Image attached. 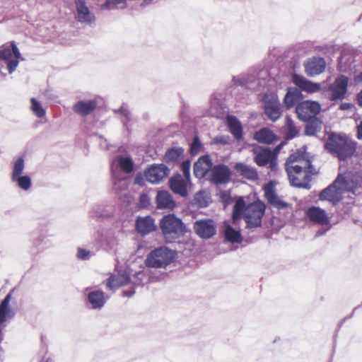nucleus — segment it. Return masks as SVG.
<instances>
[{"label":"nucleus","instance_id":"1","mask_svg":"<svg viewBox=\"0 0 362 362\" xmlns=\"http://www.w3.org/2000/svg\"><path fill=\"white\" fill-rule=\"evenodd\" d=\"M320 140L324 142L325 150L339 160L351 158L356 150V142L345 134L326 132Z\"/></svg>","mask_w":362,"mask_h":362},{"label":"nucleus","instance_id":"2","mask_svg":"<svg viewBox=\"0 0 362 362\" xmlns=\"http://www.w3.org/2000/svg\"><path fill=\"white\" fill-rule=\"evenodd\" d=\"M159 228L167 243H175L187 232L186 225L175 214L164 215L159 220Z\"/></svg>","mask_w":362,"mask_h":362},{"label":"nucleus","instance_id":"3","mask_svg":"<svg viewBox=\"0 0 362 362\" xmlns=\"http://www.w3.org/2000/svg\"><path fill=\"white\" fill-rule=\"evenodd\" d=\"M175 252L167 247H159L151 251L145 259L148 267L163 268L170 264L175 259Z\"/></svg>","mask_w":362,"mask_h":362},{"label":"nucleus","instance_id":"4","mask_svg":"<svg viewBox=\"0 0 362 362\" xmlns=\"http://www.w3.org/2000/svg\"><path fill=\"white\" fill-rule=\"evenodd\" d=\"M266 206L263 202L257 200L247 204V209L244 216L246 228H256L262 226Z\"/></svg>","mask_w":362,"mask_h":362},{"label":"nucleus","instance_id":"5","mask_svg":"<svg viewBox=\"0 0 362 362\" xmlns=\"http://www.w3.org/2000/svg\"><path fill=\"white\" fill-rule=\"evenodd\" d=\"M21 53L14 42L6 43L0 47V59L7 62L9 74H12L18 65Z\"/></svg>","mask_w":362,"mask_h":362},{"label":"nucleus","instance_id":"6","mask_svg":"<svg viewBox=\"0 0 362 362\" xmlns=\"http://www.w3.org/2000/svg\"><path fill=\"white\" fill-rule=\"evenodd\" d=\"M265 115L272 122H276L281 116V103L277 95L265 93L262 98Z\"/></svg>","mask_w":362,"mask_h":362},{"label":"nucleus","instance_id":"7","mask_svg":"<svg viewBox=\"0 0 362 362\" xmlns=\"http://www.w3.org/2000/svg\"><path fill=\"white\" fill-rule=\"evenodd\" d=\"M349 78L345 75L338 76L328 87V98L331 101L342 100L348 91Z\"/></svg>","mask_w":362,"mask_h":362},{"label":"nucleus","instance_id":"8","mask_svg":"<svg viewBox=\"0 0 362 362\" xmlns=\"http://www.w3.org/2000/svg\"><path fill=\"white\" fill-rule=\"evenodd\" d=\"M321 110L319 103L313 100H305L298 103L296 107L298 118L301 121L317 117Z\"/></svg>","mask_w":362,"mask_h":362},{"label":"nucleus","instance_id":"9","mask_svg":"<svg viewBox=\"0 0 362 362\" xmlns=\"http://www.w3.org/2000/svg\"><path fill=\"white\" fill-rule=\"evenodd\" d=\"M195 233L202 239H210L216 234V225L211 218L197 220L193 226Z\"/></svg>","mask_w":362,"mask_h":362},{"label":"nucleus","instance_id":"10","mask_svg":"<svg viewBox=\"0 0 362 362\" xmlns=\"http://www.w3.org/2000/svg\"><path fill=\"white\" fill-rule=\"evenodd\" d=\"M170 173V169L163 163L152 164L144 172L146 180L153 184L160 182Z\"/></svg>","mask_w":362,"mask_h":362},{"label":"nucleus","instance_id":"11","mask_svg":"<svg viewBox=\"0 0 362 362\" xmlns=\"http://www.w3.org/2000/svg\"><path fill=\"white\" fill-rule=\"evenodd\" d=\"M231 172L225 164L212 165L209 174L210 181L215 185H225L230 181Z\"/></svg>","mask_w":362,"mask_h":362},{"label":"nucleus","instance_id":"12","mask_svg":"<svg viewBox=\"0 0 362 362\" xmlns=\"http://www.w3.org/2000/svg\"><path fill=\"white\" fill-rule=\"evenodd\" d=\"M136 230L142 236L156 231L158 228L155 219L151 216H138L135 221Z\"/></svg>","mask_w":362,"mask_h":362},{"label":"nucleus","instance_id":"13","mask_svg":"<svg viewBox=\"0 0 362 362\" xmlns=\"http://www.w3.org/2000/svg\"><path fill=\"white\" fill-rule=\"evenodd\" d=\"M213 165L211 157L209 155L202 156L194 164V175L199 179L204 178Z\"/></svg>","mask_w":362,"mask_h":362},{"label":"nucleus","instance_id":"14","mask_svg":"<svg viewBox=\"0 0 362 362\" xmlns=\"http://www.w3.org/2000/svg\"><path fill=\"white\" fill-rule=\"evenodd\" d=\"M292 81L300 88L299 90L300 91L303 90L313 93L319 91L320 89V83L309 81L303 76L297 74H293L292 75Z\"/></svg>","mask_w":362,"mask_h":362},{"label":"nucleus","instance_id":"15","mask_svg":"<svg viewBox=\"0 0 362 362\" xmlns=\"http://www.w3.org/2000/svg\"><path fill=\"white\" fill-rule=\"evenodd\" d=\"M187 182L179 173H177L170 178L169 187L175 194L186 197L188 194Z\"/></svg>","mask_w":362,"mask_h":362},{"label":"nucleus","instance_id":"16","mask_svg":"<svg viewBox=\"0 0 362 362\" xmlns=\"http://www.w3.org/2000/svg\"><path fill=\"white\" fill-rule=\"evenodd\" d=\"M101 247L108 252H115L119 244V241L112 230L103 232L98 231Z\"/></svg>","mask_w":362,"mask_h":362},{"label":"nucleus","instance_id":"17","mask_svg":"<svg viewBox=\"0 0 362 362\" xmlns=\"http://www.w3.org/2000/svg\"><path fill=\"white\" fill-rule=\"evenodd\" d=\"M264 195L268 202L278 209H285L288 207V204L280 199L276 194L273 185H267L264 187Z\"/></svg>","mask_w":362,"mask_h":362},{"label":"nucleus","instance_id":"18","mask_svg":"<svg viewBox=\"0 0 362 362\" xmlns=\"http://www.w3.org/2000/svg\"><path fill=\"white\" fill-rule=\"evenodd\" d=\"M307 216L309 219L322 226L329 224V218L326 211L318 206H310L307 211Z\"/></svg>","mask_w":362,"mask_h":362},{"label":"nucleus","instance_id":"19","mask_svg":"<svg viewBox=\"0 0 362 362\" xmlns=\"http://www.w3.org/2000/svg\"><path fill=\"white\" fill-rule=\"evenodd\" d=\"M286 173L288 176L289 182L291 186L310 189L311 185L310 184V175L306 174H302V175H296L291 173V168L287 167L285 168Z\"/></svg>","mask_w":362,"mask_h":362},{"label":"nucleus","instance_id":"20","mask_svg":"<svg viewBox=\"0 0 362 362\" xmlns=\"http://www.w3.org/2000/svg\"><path fill=\"white\" fill-rule=\"evenodd\" d=\"M253 153L255 154L254 160L259 167L268 165L274 156L272 151L269 147L259 146L253 149Z\"/></svg>","mask_w":362,"mask_h":362},{"label":"nucleus","instance_id":"21","mask_svg":"<svg viewBox=\"0 0 362 362\" xmlns=\"http://www.w3.org/2000/svg\"><path fill=\"white\" fill-rule=\"evenodd\" d=\"M13 292V290H11L0 303V324L6 322L7 319H12L16 315V311L9 305Z\"/></svg>","mask_w":362,"mask_h":362},{"label":"nucleus","instance_id":"22","mask_svg":"<svg viewBox=\"0 0 362 362\" xmlns=\"http://www.w3.org/2000/svg\"><path fill=\"white\" fill-rule=\"evenodd\" d=\"M97 105V100L95 99L79 100L74 105L73 110L81 116H86L95 110Z\"/></svg>","mask_w":362,"mask_h":362},{"label":"nucleus","instance_id":"23","mask_svg":"<svg viewBox=\"0 0 362 362\" xmlns=\"http://www.w3.org/2000/svg\"><path fill=\"white\" fill-rule=\"evenodd\" d=\"M130 282V276L125 271H121L117 276H111L107 281V288L115 291L119 287L124 286Z\"/></svg>","mask_w":362,"mask_h":362},{"label":"nucleus","instance_id":"24","mask_svg":"<svg viewBox=\"0 0 362 362\" xmlns=\"http://www.w3.org/2000/svg\"><path fill=\"white\" fill-rule=\"evenodd\" d=\"M78 20L81 23H91L95 21V16L90 13L89 8L86 5V1L81 0L75 4Z\"/></svg>","mask_w":362,"mask_h":362},{"label":"nucleus","instance_id":"25","mask_svg":"<svg viewBox=\"0 0 362 362\" xmlns=\"http://www.w3.org/2000/svg\"><path fill=\"white\" fill-rule=\"evenodd\" d=\"M226 122L230 134L238 141H242L243 139V129L239 119L235 116L228 115Z\"/></svg>","mask_w":362,"mask_h":362},{"label":"nucleus","instance_id":"26","mask_svg":"<svg viewBox=\"0 0 362 362\" xmlns=\"http://www.w3.org/2000/svg\"><path fill=\"white\" fill-rule=\"evenodd\" d=\"M88 302L93 310H100L107 301L105 293L101 290H95L88 293L87 296Z\"/></svg>","mask_w":362,"mask_h":362},{"label":"nucleus","instance_id":"27","mask_svg":"<svg viewBox=\"0 0 362 362\" xmlns=\"http://www.w3.org/2000/svg\"><path fill=\"white\" fill-rule=\"evenodd\" d=\"M156 199L158 209L173 210L176 206L172 195L167 191L158 192Z\"/></svg>","mask_w":362,"mask_h":362},{"label":"nucleus","instance_id":"28","mask_svg":"<svg viewBox=\"0 0 362 362\" xmlns=\"http://www.w3.org/2000/svg\"><path fill=\"white\" fill-rule=\"evenodd\" d=\"M247 205L246 204L243 197H239L233 206L232 212V222L233 225L238 224L240 218L244 216L247 211Z\"/></svg>","mask_w":362,"mask_h":362},{"label":"nucleus","instance_id":"29","mask_svg":"<svg viewBox=\"0 0 362 362\" xmlns=\"http://www.w3.org/2000/svg\"><path fill=\"white\" fill-rule=\"evenodd\" d=\"M254 139L260 144H271L277 141L279 137L269 128H262L254 134Z\"/></svg>","mask_w":362,"mask_h":362},{"label":"nucleus","instance_id":"30","mask_svg":"<svg viewBox=\"0 0 362 362\" xmlns=\"http://www.w3.org/2000/svg\"><path fill=\"white\" fill-rule=\"evenodd\" d=\"M234 169L240 174V175L247 180L255 181L259 178L257 170L255 168L247 165L243 163H235Z\"/></svg>","mask_w":362,"mask_h":362},{"label":"nucleus","instance_id":"31","mask_svg":"<svg viewBox=\"0 0 362 362\" xmlns=\"http://www.w3.org/2000/svg\"><path fill=\"white\" fill-rule=\"evenodd\" d=\"M336 178L341 179L337 182L338 190H339L340 192H349L354 194L355 193L357 185L350 175L345 176L343 174H339Z\"/></svg>","mask_w":362,"mask_h":362},{"label":"nucleus","instance_id":"32","mask_svg":"<svg viewBox=\"0 0 362 362\" xmlns=\"http://www.w3.org/2000/svg\"><path fill=\"white\" fill-rule=\"evenodd\" d=\"M305 125V135L308 136H317L322 128V121L319 117H315L306 121Z\"/></svg>","mask_w":362,"mask_h":362},{"label":"nucleus","instance_id":"33","mask_svg":"<svg viewBox=\"0 0 362 362\" xmlns=\"http://www.w3.org/2000/svg\"><path fill=\"white\" fill-rule=\"evenodd\" d=\"M305 69L308 76H313L318 75L325 71V61L323 58L313 60L305 64Z\"/></svg>","mask_w":362,"mask_h":362},{"label":"nucleus","instance_id":"34","mask_svg":"<svg viewBox=\"0 0 362 362\" xmlns=\"http://www.w3.org/2000/svg\"><path fill=\"white\" fill-rule=\"evenodd\" d=\"M303 97L298 88H289L284 98V104L287 109L292 107Z\"/></svg>","mask_w":362,"mask_h":362},{"label":"nucleus","instance_id":"35","mask_svg":"<svg viewBox=\"0 0 362 362\" xmlns=\"http://www.w3.org/2000/svg\"><path fill=\"white\" fill-rule=\"evenodd\" d=\"M340 180V178H336L331 185L322 189L319 194V199L322 201L332 200L333 197L340 192L337 186V182Z\"/></svg>","mask_w":362,"mask_h":362},{"label":"nucleus","instance_id":"36","mask_svg":"<svg viewBox=\"0 0 362 362\" xmlns=\"http://www.w3.org/2000/svg\"><path fill=\"white\" fill-rule=\"evenodd\" d=\"M224 237L230 243H241L243 241L240 230H235L228 223L225 224Z\"/></svg>","mask_w":362,"mask_h":362},{"label":"nucleus","instance_id":"37","mask_svg":"<svg viewBox=\"0 0 362 362\" xmlns=\"http://www.w3.org/2000/svg\"><path fill=\"white\" fill-rule=\"evenodd\" d=\"M183 153L184 149L182 147H171L166 151L163 160L166 163H175L182 156Z\"/></svg>","mask_w":362,"mask_h":362},{"label":"nucleus","instance_id":"38","mask_svg":"<svg viewBox=\"0 0 362 362\" xmlns=\"http://www.w3.org/2000/svg\"><path fill=\"white\" fill-rule=\"evenodd\" d=\"M113 112L120 115L121 122L123 125L128 129L129 124L132 120V113L129 110L128 105L124 103L119 108L114 109Z\"/></svg>","mask_w":362,"mask_h":362},{"label":"nucleus","instance_id":"39","mask_svg":"<svg viewBox=\"0 0 362 362\" xmlns=\"http://www.w3.org/2000/svg\"><path fill=\"white\" fill-rule=\"evenodd\" d=\"M299 134V129L295 126L294 122L290 116L286 117V130L285 139L286 140H291L298 136Z\"/></svg>","mask_w":362,"mask_h":362},{"label":"nucleus","instance_id":"40","mask_svg":"<svg viewBox=\"0 0 362 362\" xmlns=\"http://www.w3.org/2000/svg\"><path fill=\"white\" fill-rule=\"evenodd\" d=\"M112 175L113 179V190L119 193L127 188V182L124 177H120L118 173L112 167Z\"/></svg>","mask_w":362,"mask_h":362},{"label":"nucleus","instance_id":"41","mask_svg":"<svg viewBox=\"0 0 362 362\" xmlns=\"http://www.w3.org/2000/svg\"><path fill=\"white\" fill-rule=\"evenodd\" d=\"M117 166L126 173H131L134 170V162L130 157L119 156Z\"/></svg>","mask_w":362,"mask_h":362},{"label":"nucleus","instance_id":"42","mask_svg":"<svg viewBox=\"0 0 362 362\" xmlns=\"http://www.w3.org/2000/svg\"><path fill=\"white\" fill-rule=\"evenodd\" d=\"M127 7V0H105L100 6L102 10L124 9Z\"/></svg>","mask_w":362,"mask_h":362},{"label":"nucleus","instance_id":"43","mask_svg":"<svg viewBox=\"0 0 362 362\" xmlns=\"http://www.w3.org/2000/svg\"><path fill=\"white\" fill-rule=\"evenodd\" d=\"M354 62L353 56L348 53H341V56L338 58V67L340 71H346L348 69L351 68Z\"/></svg>","mask_w":362,"mask_h":362},{"label":"nucleus","instance_id":"44","mask_svg":"<svg viewBox=\"0 0 362 362\" xmlns=\"http://www.w3.org/2000/svg\"><path fill=\"white\" fill-rule=\"evenodd\" d=\"M11 181L16 182L19 188L25 191L28 190L32 185L31 178L27 175L11 177Z\"/></svg>","mask_w":362,"mask_h":362},{"label":"nucleus","instance_id":"45","mask_svg":"<svg viewBox=\"0 0 362 362\" xmlns=\"http://www.w3.org/2000/svg\"><path fill=\"white\" fill-rule=\"evenodd\" d=\"M307 153L305 151H297L291 154L285 163V168L288 167L289 164H293L296 162L305 161L307 158Z\"/></svg>","mask_w":362,"mask_h":362},{"label":"nucleus","instance_id":"46","mask_svg":"<svg viewBox=\"0 0 362 362\" xmlns=\"http://www.w3.org/2000/svg\"><path fill=\"white\" fill-rule=\"evenodd\" d=\"M31 103V110L35 115L39 118H41L45 115V110L42 107V105L34 98L30 99Z\"/></svg>","mask_w":362,"mask_h":362},{"label":"nucleus","instance_id":"47","mask_svg":"<svg viewBox=\"0 0 362 362\" xmlns=\"http://www.w3.org/2000/svg\"><path fill=\"white\" fill-rule=\"evenodd\" d=\"M25 168L24 159L22 157L18 158L14 163L11 177L21 175Z\"/></svg>","mask_w":362,"mask_h":362},{"label":"nucleus","instance_id":"48","mask_svg":"<svg viewBox=\"0 0 362 362\" xmlns=\"http://www.w3.org/2000/svg\"><path fill=\"white\" fill-rule=\"evenodd\" d=\"M144 272L143 271H139L135 273L132 279L130 278V281L134 287L142 286L144 285Z\"/></svg>","mask_w":362,"mask_h":362},{"label":"nucleus","instance_id":"49","mask_svg":"<svg viewBox=\"0 0 362 362\" xmlns=\"http://www.w3.org/2000/svg\"><path fill=\"white\" fill-rule=\"evenodd\" d=\"M202 147V143L197 136L193 138L192 142L190 144L189 151L192 156L197 155Z\"/></svg>","mask_w":362,"mask_h":362},{"label":"nucleus","instance_id":"50","mask_svg":"<svg viewBox=\"0 0 362 362\" xmlns=\"http://www.w3.org/2000/svg\"><path fill=\"white\" fill-rule=\"evenodd\" d=\"M190 167L191 162L189 160H184L180 165L181 170L183 173V175L186 181H189L190 179Z\"/></svg>","mask_w":362,"mask_h":362},{"label":"nucleus","instance_id":"51","mask_svg":"<svg viewBox=\"0 0 362 362\" xmlns=\"http://www.w3.org/2000/svg\"><path fill=\"white\" fill-rule=\"evenodd\" d=\"M244 78L243 75L234 76L232 78V83L233 86H240L245 89H247V81Z\"/></svg>","mask_w":362,"mask_h":362},{"label":"nucleus","instance_id":"52","mask_svg":"<svg viewBox=\"0 0 362 362\" xmlns=\"http://www.w3.org/2000/svg\"><path fill=\"white\" fill-rule=\"evenodd\" d=\"M230 137L228 135H220L213 139V144L226 145L230 143Z\"/></svg>","mask_w":362,"mask_h":362},{"label":"nucleus","instance_id":"53","mask_svg":"<svg viewBox=\"0 0 362 362\" xmlns=\"http://www.w3.org/2000/svg\"><path fill=\"white\" fill-rule=\"evenodd\" d=\"M220 198L221 202L225 206L229 205L233 202V198L228 191H223L221 192Z\"/></svg>","mask_w":362,"mask_h":362},{"label":"nucleus","instance_id":"54","mask_svg":"<svg viewBox=\"0 0 362 362\" xmlns=\"http://www.w3.org/2000/svg\"><path fill=\"white\" fill-rule=\"evenodd\" d=\"M305 164L304 165V174L307 173L310 176L311 175H314L315 169L312 164V161L308 158H307L306 160H305Z\"/></svg>","mask_w":362,"mask_h":362},{"label":"nucleus","instance_id":"55","mask_svg":"<svg viewBox=\"0 0 362 362\" xmlns=\"http://www.w3.org/2000/svg\"><path fill=\"white\" fill-rule=\"evenodd\" d=\"M289 168H291L292 174L296 175H302V174H304V166L299 165H293V164H289Z\"/></svg>","mask_w":362,"mask_h":362},{"label":"nucleus","instance_id":"56","mask_svg":"<svg viewBox=\"0 0 362 362\" xmlns=\"http://www.w3.org/2000/svg\"><path fill=\"white\" fill-rule=\"evenodd\" d=\"M150 204V198L148 194L143 193L139 197V206L146 208Z\"/></svg>","mask_w":362,"mask_h":362},{"label":"nucleus","instance_id":"57","mask_svg":"<svg viewBox=\"0 0 362 362\" xmlns=\"http://www.w3.org/2000/svg\"><path fill=\"white\" fill-rule=\"evenodd\" d=\"M90 257V251L83 248H78L77 257L82 260H86Z\"/></svg>","mask_w":362,"mask_h":362},{"label":"nucleus","instance_id":"58","mask_svg":"<svg viewBox=\"0 0 362 362\" xmlns=\"http://www.w3.org/2000/svg\"><path fill=\"white\" fill-rule=\"evenodd\" d=\"M109 216H110V214L100 211L99 208L97 209H93V211H91L90 212V216L91 218H105V217H107Z\"/></svg>","mask_w":362,"mask_h":362},{"label":"nucleus","instance_id":"59","mask_svg":"<svg viewBox=\"0 0 362 362\" xmlns=\"http://www.w3.org/2000/svg\"><path fill=\"white\" fill-rule=\"evenodd\" d=\"M268 165L271 171H276L278 170L277 158L275 157V155L272 157Z\"/></svg>","mask_w":362,"mask_h":362},{"label":"nucleus","instance_id":"60","mask_svg":"<svg viewBox=\"0 0 362 362\" xmlns=\"http://www.w3.org/2000/svg\"><path fill=\"white\" fill-rule=\"evenodd\" d=\"M245 81H247V88H250V85L254 83L255 81V77L250 74H243Z\"/></svg>","mask_w":362,"mask_h":362},{"label":"nucleus","instance_id":"61","mask_svg":"<svg viewBox=\"0 0 362 362\" xmlns=\"http://www.w3.org/2000/svg\"><path fill=\"white\" fill-rule=\"evenodd\" d=\"M285 144V142H281L279 144L276 145L274 150L272 151L273 156L275 154V157L277 158V155L279 154V151H281V148Z\"/></svg>","mask_w":362,"mask_h":362},{"label":"nucleus","instance_id":"62","mask_svg":"<svg viewBox=\"0 0 362 362\" xmlns=\"http://www.w3.org/2000/svg\"><path fill=\"white\" fill-rule=\"evenodd\" d=\"M135 294V288H132L131 290L129 291H123V296L124 297H127V298H131Z\"/></svg>","mask_w":362,"mask_h":362},{"label":"nucleus","instance_id":"63","mask_svg":"<svg viewBox=\"0 0 362 362\" xmlns=\"http://www.w3.org/2000/svg\"><path fill=\"white\" fill-rule=\"evenodd\" d=\"M352 105L349 103H341L339 105V110H347L351 109Z\"/></svg>","mask_w":362,"mask_h":362},{"label":"nucleus","instance_id":"64","mask_svg":"<svg viewBox=\"0 0 362 362\" xmlns=\"http://www.w3.org/2000/svg\"><path fill=\"white\" fill-rule=\"evenodd\" d=\"M357 138L362 140V120L357 127Z\"/></svg>","mask_w":362,"mask_h":362}]
</instances>
